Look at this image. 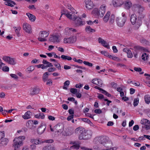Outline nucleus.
Returning a JSON list of instances; mask_svg holds the SVG:
<instances>
[{"instance_id": "14", "label": "nucleus", "mask_w": 150, "mask_h": 150, "mask_svg": "<svg viewBox=\"0 0 150 150\" xmlns=\"http://www.w3.org/2000/svg\"><path fill=\"white\" fill-rule=\"evenodd\" d=\"M86 7L88 9H91L93 8V4L92 1L91 0H86L85 1Z\"/></svg>"}, {"instance_id": "59", "label": "nucleus", "mask_w": 150, "mask_h": 150, "mask_svg": "<svg viewBox=\"0 0 150 150\" xmlns=\"http://www.w3.org/2000/svg\"><path fill=\"white\" fill-rule=\"evenodd\" d=\"M98 80V79L96 78L94 79H93L92 80V82L95 84L97 85V80Z\"/></svg>"}, {"instance_id": "12", "label": "nucleus", "mask_w": 150, "mask_h": 150, "mask_svg": "<svg viewBox=\"0 0 150 150\" xmlns=\"http://www.w3.org/2000/svg\"><path fill=\"white\" fill-rule=\"evenodd\" d=\"M59 35L57 34L50 37L49 40L51 42H58L60 41V39H59Z\"/></svg>"}, {"instance_id": "10", "label": "nucleus", "mask_w": 150, "mask_h": 150, "mask_svg": "<svg viewBox=\"0 0 150 150\" xmlns=\"http://www.w3.org/2000/svg\"><path fill=\"white\" fill-rule=\"evenodd\" d=\"M63 125L60 124H58L54 127V129L55 132H61L63 131Z\"/></svg>"}, {"instance_id": "4", "label": "nucleus", "mask_w": 150, "mask_h": 150, "mask_svg": "<svg viewBox=\"0 0 150 150\" xmlns=\"http://www.w3.org/2000/svg\"><path fill=\"white\" fill-rule=\"evenodd\" d=\"M125 13H122V15L116 18V21L117 25L120 27H122L126 21Z\"/></svg>"}, {"instance_id": "42", "label": "nucleus", "mask_w": 150, "mask_h": 150, "mask_svg": "<svg viewBox=\"0 0 150 150\" xmlns=\"http://www.w3.org/2000/svg\"><path fill=\"white\" fill-rule=\"evenodd\" d=\"M8 63L11 64L13 65H14L16 64L15 61L14 59L10 57V60H9Z\"/></svg>"}, {"instance_id": "27", "label": "nucleus", "mask_w": 150, "mask_h": 150, "mask_svg": "<svg viewBox=\"0 0 150 150\" xmlns=\"http://www.w3.org/2000/svg\"><path fill=\"white\" fill-rule=\"evenodd\" d=\"M110 14V12L108 11L103 18V21L105 23H107L108 21Z\"/></svg>"}, {"instance_id": "25", "label": "nucleus", "mask_w": 150, "mask_h": 150, "mask_svg": "<svg viewBox=\"0 0 150 150\" xmlns=\"http://www.w3.org/2000/svg\"><path fill=\"white\" fill-rule=\"evenodd\" d=\"M49 35V33L46 31H42L40 32V35L41 38H46Z\"/></svg>"}, {"instance_id": "33", "label": "nucleus", "mask_w": 150, "mask_h": 150, "mask_svg": "<svg viewBox=\"0 0 150 150\" xmlns=\"http://www.w3.org/2000/svg\"><path fill=\"white\" fill-rule=\"evenodd\" d=\"M144 100L146 103L149 104L150 103V97L149 95H146L144 96Z\"/></svg>"}, {"instance_id": "48", "label": "nucleus", "mask_w": 150, "mask_h": 150, "mask_svg": "<svg viewBox=\"0 0 150 150\" xmlns=\"http://www.w3.org/2000/svg\"><path fill=\"white\" fill-rule=\"evenodd\" d=\"M63 12H64V13H62L61 15V16H60V18L62 17V16L63 15H65L67 17V15H66L67 14H69L71 15H73L72 14H71V12H67V11H65L64 10H63Z\"/></svg>"}, {"instance_id": "47", "label": "nucleus", "mask_w": 150, "mask_h": 150, "mask_svg": "<svg viewBox=\"0 0 150 150\" xmlns=\"http://www.w3.org/2000/svg\"><path fill=\"white\" fill-rule=\"evenodd\" d=\"M83 63L85 65H88L89 67H91L93 66V64L89 62H88L84 61Z\"/></svg>"}, {"instance_id": "22", "label": "nucleus", "mask_w": 150, "mask_h": 150, "mask_svg": "<svg viewBox=\"0 0 150 150\" xmlns=\"http://www.w3.org/2000/svg\"><path fill=\"white\" fill-rule=\"evenodd\" d=\"M124 5L125 8L127 9H129L132 6L131 2L128 0H127L125 1Z\"/></svg>"}, {"instance_id": "52", "label": "nucleus", "mask_w": 150, "mask_h": 150, "mask_svg": "<svg viewBox=\"0 0 150 150\" xmlns=\"http://www.w3.org/2000/svg\"><path fill=\"white\" fill-rule=\"evenodd\" d=\"M70 10L72 12H71V14H72V15H74L75 16V14L77 13V12L73 8L71 7V8L70 9Z\"/></svg>"}, {"instance_id": "63", "label": "nucleus", "mask_w": 150, "mask_h": 150, "mask_svg": "<svg viewBox=\"0 0 150 150\" xmlns=\"http://www.w3.org/2000/svg\"><path fill=\"white\" fill-rule=\"evenodd\" d=\"M111 85L112 87L114 88H115L117 87V84L115 83L112 82L111 83Z\"/></svg>"}, {"instance_id": "36", "label": "nucleus", "mask_w": 150, "mask_h": 150, "mask_svg": "<svg viewBox=\"0 0 150 150\" xmlns=\"http://www.w3.org/2000/svg\"><path fill=\"white\" fill-rule=\"evenodd\" d=\"M31 142L32 143L35 144H39L41 143L40 141L37 139H32L31 140Z\"/></svg>"}, {"instance_id": "9", "label": "nucleus", "mask_w": 150, "mask_h": 150, "mask_svg": "<svg viewBox=\"0 0 150 150\" xmlns=\"http://www.w3.org/2000/svg\"><path fill=\"white\" fill-rule=\"evenodd\" d=\"M23 30L27 33H30L32 32V28L30 25L27 23H24L23 25Z\"/></svg>"}, {"instance_id": "31", "label": "nucleus", "mask_w": 150, "mask_h": 150, "mask_svg": "<svg viewBox=\"0 0 150 150\" xmlns=\"http://www.w3.org/2000/svg\"><path fill=\"white\" fill-rule=\"evenodd\" d=\"M13 28L15 29L16 28L15 30V32L16 33L18 37H20L21 36V35L19 33V31L21 29V28L20 26L16 27H13Z\"/></svg>"}, {"instance_id": "19", "label": "nucleus", "mask_w": 150, "mask_h": 150, "mask_svg": "<svg viewBox=\"0 0 150 150\" xmlns=\"http://www.w3.org/2000/svg\"><path fill=\"white\" fill-rule=\"evenodd\" d=\"M84 130V129L82 127H79L76 128L75 131V133L79 136L82 134V133Z\"/></svg>"}, {"instance_id": "5", "label": "nucleus", "mask_w": 150, "mask_h": 150, "mask_svg": "<svg viewBox=\"0 0 150 150\" xmlns=\"http://www.w3.org/2000/svg\"><path fill=\"white\" fill-rule=\"evenodd\" d=\"M98 142L101 144L103 145L105 147L109 148V146L108 145L109 143H111L112 144V143L110 141L108 142V141L107 138L104 136L99 137L97 138Z\"/></svg>"}, {"instance_id": "37", "label": "nucleus", "mask_w": 150, "mask_h": 150, "mask_svg": "<svg viewBox=\"0 0 150 150\" xmlns=\"http://www.w3.org/2000/svg\"><path fill=\"white\" fill-rule=\"evenodd\" d=\"M82 120L85 122L88 123V124L90 125H93V123L91 121L87 118H82Z\"/></svg>"}, {"instance_id": "30", "label": "nucleus", "mask_w": 150, "mask_h": 150, "mask_svg": "<svg viewBox=\"0 0 150 150\" xmlns=\"http://www.w3.org/2000/svg\"><path fill=\"white\" fill-rule=\"evenodd\" d=\"M141 123L144 125H150V122L147 119H142L141 121Z\"/></svg>"}, {"instance_id": "38", "label": "nucleus", "mask_w": 150, "mask_h": 150, "mask_svg": "<svg viewBox=\"0 0 150 150\" xmlns=\"http://www.w3.org/2000/svg\"><path fill=\"white\" fill-rule=\"evenodd\" d=\"M139 99L138 98H135L134 100L133 105L134 107L137 105L139 103Z\"/></svg>"}, {"instance_id": "57", "label": "nucleus", "mask_w": 150, "mask_h": 150, "mask_svg": "<svg viewBox=\"0 0 150 150\" xmlns=\"http://www.w3.org/2000/svg\"><path fill=\"white\" fill-rule=\"evenodd\" d=\"M52 80L50 79H49L46 83V84L47 85H48L49 86H51L52 84Z\"/></svg>"}, {"instance_id": "23", "label": "nucleus", "mask_w": 150, "mask_h": 150, "mask_svg": "<svg viewBox=\"0 0 150 150\" xmlns=\"http://www.w3.org/2000/svg\"><path fill=\"white\" fill-rule=\"evenodd\" d=\"M42 150H55L54 147L51 144H49L44 147Z\"/></svg>"}, {"instance_id": "32", "label": "nucleus", "mask_w": 150, "mask_h": 150, "mask_svg": "<svg viewBox=\"0 0 150 150\" xmlns=\"http://www.w3.org/2000/svg\"><path fill=\"white\" fill-rule=\"evenodd\" d=\"M85 30L86 32H94L95 31V30L92 28L90 26H87L85 28Z\"/></svg>"}, {"instance_id": "39", "label": "nucleus", "mask_w": 150, "mask_h": 150, "mask_svg": "<svg viewBox=\"0 0 150 150\" xmlns=\"http://www.w3.org/2000/svg\"><path fill=\"white\" fill-rule=\"evenodd\" d=\"M141 42L143 44L146 45H149V42L144 38H142L140 39Z\"/></svg>"}, {"instance_id": "56", "label": "nucleus", "mask_w": 150, "mask_h": 150, "mask_svg": "<svg viewBox=\"0 0 150 150\" xmlns=\"http://www.w3.org/2000/svg\"><path fill=\"white\" fill-rule=\"evenodd\" d=\"M49 75L48 72H45L43 75L42 79H47Z\"/></svg>"}, {"instance_id": "43", "label": "nucleus", "mask_w": 150, "mask_h": 150, "mask_svg": "<svg viewBox=\"0 0 150 150\" xmlns=\"http://www.w3.org/2000/svg\"><path fill=\"white\" fill-rule=\"evenodd\" d=\"M127 57L128 58H132L133 57V55L132 52L129 50L127 51Z\"/></svg>"}, {"instance_id": "44", "label": "nucleus", "mask_w": 150, "mask_h": 150, "mask_svg": "<svg viewBox=\"0 0 150 150\" xmlns=\"http://www.w3.org/2000/svg\"><path fill=\"white\" fill-rule=\"evenodd\" d=\"M27 69L29 73H30L34 69V67L33 66H30Z\"/></svg>"}, {"instance_id": "18", "label": "nucleus", "mask_w": 150, "mask_h": 150, "mask_svg": "<svg viewBox=\"0 0 150 150\" xmlns=\"http://www.w3.org/2000/svg\"><path fill=\"white\" fill-rule=\"evenodd\" d=\"M112 3L115 7L120 6L123 4V2L119 0H113Z\"/></svg>"}, {"instance_id": "46", "label": "nucleus", "mask_w": 150, "mask_h": 150, "mask_svg": "<svg viewBox=\"0 0 150 150\" xmlns=\"http://www.w3.org/2000/svg\"><path fill=\"white\" fill-rule=\"evenodd\" d=\"M101 92L108 96V97H110L111 96V94L107 92L104 90H103V91H101Z\"/></svg>"}, {"instance_id": "8", "label": "nucleus", "mask_w": 150, "mask_h": 150, "mask_svg": "<svg viewBox=\"0 0 150 150\" xmlns=\"http://www.w3.org/2000/svg\"><path fill=\"white\" fill-rule=\"evenodd\" d=\"M76 40V37L73 36L72 37L64 38V42L65 43H73L75 42Z\"/></svg>"}, {"instance_id": "13", "label": "nucleus", "mask_w": 150, "mask_h": 150, "mask_svg": "<svg viewBox=\"0 0 150 150\" xmlns=\"http://www.w3.org/2000/svg\"><path fill=\"white\" fill-rule=\"evenodd\" d=\"M93 13L97 16L98 17H102L103 16L104 14V9L102 11L100 10H98L97 8H95L93 11Z\"/></svg>"}, {"instance_id": "34", "label": "nucleus", "mask_w": 150, "mask_h": 150, "mask_svg": "<svg viewBox=\"0 0 150 150\" xmlns=\"http://www.w3.org/2000/svg\"><path fill=\"white\" fill-rule=\"evenodd\" d=\"M133 48L135 52H137L138 50H142L143 49H144V47L139 46H135Z\"/></svg>"}, {"instance_id": "20", "label": "nucleus", "mask_w": 150, "mask_h": 150, "mask_svg": "<svg viewBox=\"0 0 150 150\" xmlns=\"http://www.w3.org/2000/svg\"><path fill=\"white\" fill-rule=\"evenodd\" d=\"M73 134L72 131L69 128L66 129L63 133V135L65 136H67L71 135Z\"/></svg>"}, {"instance_id": "64", "label": "nucleus", "mask_w": 150, "mask_h": 150, "mask_svg": "<svg viewBox=\"0 0 150 150\" xmlns=\"http://www.w3.org/2000/svg\"><path fill=\"white\" fill-rule=\"evenodd\" d=\"M72 147H74V148L77 149L79 148L80 146L79 144H76L73 145Z\"/></svg>"}, {"instance_id": "15", "label": "nucleus", "mask_w": 150, "mask_h": 150, "mask_svg": "<svg viewBox=\"0 0 150 150\" xmlns=\"http://www.w3.org/2000/svg\"><path fill=\"white\" fill-rule=\"evenodd\" d=\"M137 6L138 8V13L139 14V18H143L144 17V15L142 13L144 9L143 7L139 5H137Z\"/></svg>"}, {"instance_id": "29", "label": "nucleus", "mask_w": 150, "mask_h": 150, "mask_svg": "<svg viewBox=\"0 0 150 150\" xmlns=\"http://www.w3.org/2000/svg\"><path fill=\"white\" fill-rule=\"evenodd\" d=\"M43 64H46L45 65L46 68L50 67H52L53 65L52 64L48 62H47L46 60L44 59L42 62Z\"/></svg>"}, {"instance_id": "51", "label": "nucleus", "mask_w": 150, "mask_h": 150, "mask_svg": "<svg viewBox=\"0 0 150 150\" xmlns=\"http://www.w3.org/2000/svg\"><path fill=\"white\" fill-rule=\"evenodd\" d=\"M4 132H0V140L4 138Z\"/></svg>"}, {"instance_id": "17", "label": "nucleus", "mask_w": 150, "mask_h": 150, "mask_svg": "<svg viewBox=\"0 0 150 150\" xmlns=\"http://www.w3.org/2000/svg\"><path fill=\"white\" fill-rule=\"evenodd\" d=\"M98 41L99 43H101L104 47L107 48L108 49L110 48L109 44L107 43L106 41L102 39L101 38H98Z\"/></svg>"}, {"instance_id": "16", "label": "nucleus", "mask_w": 150, "mask_h": 150, "mask_svg": "<svg viewBox=\"0 0 150 150\" xmlns=\"http://www.w3.org/2000/svg\"><path fill=\"white\" fill-rule=\"evenodd\" d=\"M40 89L36 87H35L31 89L30 94L32 96L36 95L39 93Z\"/></svg>"}, {"instance_id": "24", "label": "nucleus", "mask_w": 150, "mask_h": 150, "mask_svg": "<svg viewBox=\"0 0 150 150\" xmlns=\"http://www.w3.org/2000/svg\"><path fill=\"white\" fill-rule=\"evenodd\" d=\"M0 144L2 146H4L7 145L9 141L8 139L4 138L0 140Z\"/></svg>"}, {"instance_id": "26", "label": "nucleus", "mask_w": 150, "mask_h": 150, "mask_svg": "<svg viewBox=\"0 0 150 150\" xmlns=\"http://www.w3.org/2000/svg\"><path fill=\"white\" fill-rule=\"evenodd\" d=\"M26 15L28 17L29 20L32 22L35 21L36 18L35 16L29 13H27Z\"/></svg>"}, {"instance_id": "35", "label": "nucleus", "mask_w": 150, "mask_h": 150, "mask_svg": "<svg viewBox=\"0 0 150 150\" xmlns=\"http://www.w3.org/2000/svg\"><path fill=\"white\" fill-rule=\"evenodd\" d=\"M61 58L63 59L66 60V59L68 60H70L72 59L71 57L68 56L62 55L61 56Z\"/></svg>"}, {"instance_id": "55", "label": "nucleus", "mask_w": 150, "mask_h": 150, "mask_svg": "<svg viewBox=\"0 0 150 150\" xmlns=\"http://www.w3.org/2000/svg\"><path fill=\"white\" fill-rule=\"evenodd\" d=\"M97 81V85L98 86H101L102 84V82L101 80L100 79H98V80Z\"/></svg>"}, {"instance_id": "62", "label": "nucleus", "mask_w": 150, "mask_h": 150, "mask_svg": "<svg viewBox=\"0 0 150 150\" xmlns=\"http://www.w3.org/2000/svg\"><path fill=\"white\" fill-rule=\"evenodd\" d=\"M74 117V115H71L70 116H69L67 118V120L68 121H70L71 119H72Z\"/></svg>"}, {"instance_id": "3", "label": "nucleus", "mask_w": 150, "mask_h": 150, "mask_svg": "<svg viewBox=\"0 0 150 150\" xmlns=\"http://www.w3.org/2000/svg\"><path fill=\"white\" fill-rule=\"evenodd\" d=\"M139 16L138 17V19H137V16L135 14H133L131 15L130 17V21L132 25L135 24L136 28L138 29L142 23L141 20L139 18Z\"/></svg>"}, {"instance_id": "7", "label": "nucleus", "mask_w": 150, "mask_h": 150, "mask_svg": "<svg viewBox=\"0 0 150 150\" xmlns=\"http://www.w3.org/2000/svg\"><path fill=\"white\" fill-rule=\"evenodd\" d=\"M91 135L89 134V132H85V130L80 136H79V139L80 140L87 139L91 137Z\"/></svg>"}, {"instance_id": "45", "label": "nucleus", "mask_w": 150, "mask_h": 150, "mask_svg": "<svg viewBox=\"0 0 150 150\" xmlns=\"http://www.w3.org/2000/svg\"><path fill=\"white\" fill-rule=\"evenodd\" d=\"M10 57L8 56H5L3 57V59L6 62H7L8 63L9 62V60H10Z\"/></svg>"}, {"instance_id": "21", "label": "nucleus", "mask_w": 150, "mask_h": 150, "mask_svg": "<svg viewBox=\"0 0 150 150\" xmlns=\"http://www.w3.org/2000/svg\"><path fill=\"white\" fill-rule=\"evenodd\" d=\"M71 32H76V30L75 29L72 28H67L65 30L64 34L65 35H68L71 34Z\"/></svg>"}, {"instance_id": "54", "label": "nucleus", "mask_w": 150, "mask_h": 150, "mask_svg": "<svg viewBox=\"0 0 150 150\" xmlns=\"http://www.w3.org/2000/svg\"><path fill=\"white\" fill-rule=\"evenodd\" d=\"M100 52L102 54L106 57H108L109 54V53L108 52L105 51H102Z\"/></svg>"}, {"instance_id": "28", "label": "nucleus", "mask_w": 150, "mask_h": 150, "mask_svg": "<svg viewBox=\"0 0 150 150\" xmlns=\"http://www.w3.org/2000/svg\"><path fill=\"white\" fill-rule=\"evenodd\" d=\"M31 112L30 111L26 112L24 115L22 116L23 118L24 119H28L30 118V113Z\"/></svg>"}, {"instance_id": "41", "label": "nucleus", "mask_w": 150, "mask_h": 150, "mask_svg": "<svg viewBox=\"0 0 150 150\" xmlns=\"http://www.w3.org/2000/svg\"><path fill=\"white\" fill-rule=\"evenodd\" d=\"M142 59L145 61L148 59V56L147 54L144 53L142 54Z\"/></svg>"}, {"instance_id": "1", "label": "nucleus", "mask_w": 150, "mask_h": 150, "mask_svg": "<svg viewBox=\"0 0 150 150\" xmlns=\"http://www.w3.org/2000/svg\"><path fill=\"white\" fill-rule=\"evenodd\" d=\"M66 15L68 18L74 21V23L76 26H81L85 24V22L82 21L81 18L79 17L69 14Z\"/></svg>"}, {"instance_id": "11", "label": "nucleus", "mask_w": 150, "mask_h": 150, "mask_svg": "<svg viewBox=\"0 0 150 150\" xmlns=\"http://www.w3.org/2000/svg\"><path fill=\"white\" fill-rule=\"evenodd\" d=\"M46 128V125L42 123L40 126H39L37 132L38 134H41L43 133Z\"/></svg>"}, {"instance_id": "49", "label": "nucleus", "mask_w": 150, "mask_h": 150, "mask_svg": "<svg viewBox=\"0 0 150 150\" xmlns=\"http://www.w3.org/2000/svg\"><path fill=\"white\" fill-rule=\"evenodd\" d=\"M38 40L40 42H45L47 40V39L44 38H41L40 36L38 38Z\"/></svg>"}, {"instance_id": "60", "label": "nucleus", "mask_w": 150, "mask_h": 150, "mask_svg": "<svg viewBox=\"0 0 150 150\" xmlns=\"http://www.w3.org/2000/svg\"><path fill=\"white\" fill-rule=\"evenodd\" d=\"M134 70L136 71L139 72L141 71L142 70V69L139 67H134Z\"/></svg>"}, {"instance_id": "53", "label": "nucleus", "mask_w": 150, "mask_h": 150, "mask_svg": "<svg viewBox=\"0 0 150 150\" xmlns=\"http://www.w3.org/2000/svg\"><path fill=\"white\" fill-rule=\"evenodd\" d=\"M105 7H106V6L105 5H104V4L102 5L100 7L99 10H100V11H102V10H103L104 9V13H105Z\"/></svg>"}, {"instance_id": "6", "label": "nucleus", "mask_w": 150, "mask_h": 150, "mask_svg": "<svg viewBox=\"0 0 150 150\" xmlns=\"http://www.w3.org/2000/svg\"><path fill=\"white\" fill-rule=\"evenodd\" d=\"M38 124V122L37 120H29L26 123V125L27 127L31 129H35L36 126H34L33 125H36Z\"/></svg>"}, {"instance_id": "61", "label": "nucleus", "mask_w": 150, "mask_h": 150, "mask_svg": "<svg viewBox=\"0 0 150 150\" xmlns=\"http://www.w3.org/2000/svg\"><path fill=\"white\" fill-rule=\"evenodd\" d=\"M2 70L4 71H8L9 70V68L8 67L6 66L4 67H3L2 68Z\"/></svg>"}, {"instance_id": "40", "label": "nucleus", "mask_w": 150, "mask_h": 150, "mask_svg": "<svg viewBox=\"0 0 150 150\" xmlns=\"http://www.w3.org/2000/svg\"><path fill=\"white\" fill-rule=\"evenodd\" d=\"M114 15L113 14H111L110 18V23L111 24H112L114 22Z\"/></svg>"}, {"instance_id": "50", "label": "nucleus", "mask_w": 150, "mask_h": 150, "mask_svg": "<svg viewBox=\"0 0 150 150\" xmlns=\"http://www.w3.org/2000/svg\"><path fill=\"white\" fill-rule=\"evenodd\" d=\"M70 91L73 94H76L77 92V89L76 88H71Z\"/></svg>"}, {"instance_id": "2", "label": "nucleus", "mask_w": 150, "mask_h": 150, "mask_svg": "<svg viewBox=\"0 0 150 150\" xmlns=\"http://www.w3.org/2000/svg\"><path fill=\"white\" fill-rule=\"evenodd\" d=\"M25 139V137L24 136H20L15 138L13 140L14 143L13 145L14 150H20V146L23 145L22 141Z\"/></svg>"}, {"instance_id": "58", "label": "nucleus", "mask_w": 150, "mask_h": 150, "mask_svg": "<svg viewBox=\"0 0 150 150\" xmlns=\"http://www.w3.org/2000/svg\"><path fill=\"white\" fill-rule=\"evenodd\" d=\"M94 112L96 114H100L102 113V111L100 109H97L94 110Z\"/></svg>"}]
</instances>
